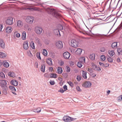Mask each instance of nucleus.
Instances as JSON below:
<instances>
[{
    "instance_id": "f8f14e48",
    "label": "nucleus",
    "mask_w": 122,
    "mask_h": 122,
    "mask_svg": "<svg viewBox=\"0 0 122 122\" xmlns=\"http://www.w3.org/2000/svg\"><path fill=\"white\" fill-rule=\"evenodd\" d=\"M23 48H24L27 50L28 48V44L27 41H24L23 43Z\"/></svg>"
},
{
    "instance_id": "ea45409f",
    "label": "nucleus",
    "mask_w": 122,
    "mask_h": 122,
    "mask_svg": "<svg viewBox=\"0 0 122 122\" xmlns=\"http://www.w3.org/2000/svg\"><path fill=\"white\" fill-rule=\"evenodd\" d=\"M100 58L102 61H104L106 59V57L104 55H102L100 56Z\"/></svg>"
},
{
    "instance_id": "4468645a",
    "label": "nucleus",
    "mask_w": 122,
    "mask_h": 122,
    "mask_svg": "<svg viewBox=\"0 0 122 122\" xmlns=\"http://www.w3.org/2000/svg\"><path fill=\"white\" fill-rule=\"evenodd\" d=\"M21 38L22 40H25L26 39V32L25 31H23L22 33Z\"/></svg>"
},
{
    "instance_id": "393cba45",
    "label": "nucleus",
    "mask_w": 122,
    "mask_h": 122,
    "mask_svg": "<svg viewBox=\"0 0 122 122\" xmlns=\"http://www.w3.org/2000/svg\"><path fill=\"white\" fill-rule=\"evenodd\" d=\"M57 73L59 74H61L62 72V69L61 67H58L57 69Z\"/></svg>"
},
{
    "instance_id": "a18cd8bd",
    "label": "nucleus",
    "mask_w": 122,
    "mask_h": 122,
    "mask_svg": "<svg viewBox=\"0 0 122 122\" xmlns=\"http://www.w3.org/2000/svg\"><path fill=\"white\" fill-rule=\"evenodd\" d=\"M106 51V49L105 48L101 47L100 50V51L101 52H104Z\"/></svg>"
},
{
    "instance_id": "ddd939ff",
    "label": "nucleus",
    "mask_w": 122,
    "mask_h": 122,
    "mask_svg": "<svg viewBox=\"0 0 122 122\" xmlns=\"http://www.w3.org/2000/svg\"><path fill=\"white\" fill-rule=\"evenodd\" d=\"M23 22L21 20H18L17 22V26L18 27H21L23 26Z\"/></svg>"
},
{
    "instance_id": "f3484780",
    "label": "nucleus",
    "mask_w": 122,
    "mask_h": 122,
    "mask_svg": "<svg viewBox=\"0 0 122 122\" xmlns=\"http://www.w3.org/2000/svg\"><path fill=\"white\" fill-rule=\"evenodd\" d=\"M12 28L10 26H8L6 27V32L9 33H10L12 31Z\"/></svg>"
},
{
    "instance_id": "412c9836",
    "label": "nucleus",
    "mask_w": 122,
    "mask_h": 122,
    "mask_svg": "<svg viewBox=\"0 0 122 122\" xmlns=\"http://www.w3.org/2000/svg\"><path fill=\"white\" fill-rule=\"evenodd\" d=\"M10 89L12 91V93L15 94L16 95V93L15 92L16 91V89H15V87L12 86H10L9 87Z\"/></svg>"
},
{
    "instance_id": "9d476101",
    "label": "nucleus",
    "mask_w": 122,
    "mask_h": 122,
    "mask_svg": "<svg viewBox=\"0 0 122 122\" xmlns=\"http://www.w3.org/2000/svg\"><path fill=\"white\" fill-rule=\"evenodd\" d=\"M63 55L64 58L65 59H67L69 58L70 56V54L68 52H66L63 53Z\"/></svg>"
},
{
    "instance_id": "3c124183",
    "label": "nucleus",
    "mask_w": 122,
    "mask_h": 122,
    "mask_svg": "<svg viewBox=\"0 0 122 122\" xmlns=\"http://www.w3.org/2000/svg\"><path fill=\"white\" fill-rule=\"evenodd\" d=\"M63 89H64V91H66L67 89V86L66 85H65L63 86Z\"/></svg>"
},
{
    "instance_id": "0eeeda50",
    "label": "nucleus",
    "mask_w": 122,
    "mask_h": 122,
    "mask_svg": "<svg viewBox=\"0 0 122 122\" xmlns=\"http://www.w3.org/2000/svg\"><path fill=\"white\" fill-rule=\"evenodd\" d=\"M7 81L6 80H0V85L2 87H5L6 86Z\"/></svg>"
},
{
    "instance_id": "0e129e2a",
    "label": "nucleus",
    "mask_w": 122,
    "mask_h": 122,
    "mask_svg": "<svg viewBox=\"0 0 122 122\" xmlns=\"http://www.w3.org/2000/svg\"><path fill=\"white\" fill-rule=\"evenodd\" d=\"M49 70L50 71H52L53 70V68L52 67H50L49 68Z\"/></svg>"
},
{
    "instance_id": "13d9d810",
    "label": "nucleus",
    "mask_w": 122,
    "mask_h": 122,
    "mask_svg": "<svg viewBox=\"0 0 122 122\" xmlns=\"http://www.w3.org/2000/svg\"><path fill=\"white\" fill-rule=\"evenodd\" d=\"M76 89L77 90L79 91L80 92L81 91V90L80 89V87L78 86H77L76 87Z\"/></svg>"
},
{
    "instance_id": "c03bdc74",
    "label": "nucleus",
    "mask_w": 122,
    "mask_h": 122,
    "mask_svg": "<svg viewBox=\"0 0 122 122\" xmlns=\"http://www.w3.org/2000/svg\"><path fill=\"white\" fill-rule=\"evenodd\" d=\"M76 79L78 81H80L81 79V77L80 76H77Z\"/></svg>"
},
{
    "instance_id": "20e7f679",
    "label": "nucleus",
    "mask_w": 122,
    "mask_h": 122,
    "mask_svg": "<svg viewBox=\"0 0 122 122\" xmlns=\"http://www.w3.org/2000/svg\"><path fill=\"white\" fill-rule=\"evenodd\" d=\"M63 120L66 122H71L74 120V119L69 116H64L63 118Z\"/></svg>"
},
{
    "instance_id": "c756f323",
    "label": "nucleus",
    "mask_w": 122,
    "mask_h": 122,
    "mask_svg": "<svg viewBox=\"0 0 122 122\" xmlns=\"http://www.w3.org/2000/svg\"><path fill=\"white\" fill-rule=\"evenodd\" d=\"M45 65L42 64L41 65V71L43 72H44L45 71Z\"/></svg>"
},
{
    "instance_id": "4d7b16f0",
    "label": "nucleus",
    "mask_w": 122,
    "mask_h": 122,
    "mask_svg": "<svg viewBox=\"0 0 122 122\" xmlns=\"http://www.w3.org/2000/svg\"><path fill=\"white\" fill-rule=\"evenodd\" d=\"M109 64L108 63H106L104 65V66L105 67H108L109 66Z\"/></svg>"
},
{
    "instance_id": "a878e982",
    "label": "nucleus",
    "mask_w": 122,
    "mask_h": 122,
    "mask_svg": "<svg viewBox=\"0 0 122 122\" xmlns=\"http://www.w3.org/2000/svg\"><path fill=\"white\" fill-rule=\"evenodd\" d=\"M95 55L94 54H91L89 56V58L91 60H93L95 59Z\"/></svg>"
},
{
    "instance_id": "c9c22d12",
    "label": "nucleus",
    "mask_w": 122,
    "mask_h": 122,
    "mask_svg": "<svg viewBox=\"0 0 122 122\" xmlns=\"http://www.w3.org/2000/svg\"><path fill=\"white\" fill-rule=\"evenodd\" d=\"M107 59L108 61L110 63H112L113 61V59L109 56L107 58Z\"/></svg>"
},
{
    "instance_id": "bf43d9fd",
    "label": "nucleus",
    "mask_w": 122,
    "mask_h": 122,
    "mask_svg": "<svg viewBox=\"0 0 122 122\" xmlns=\"http://www.w3.org/2000/svg\"><path fill=\"white\" fill-rule=\"evenodd\" d=\"M3 27V26L2 24L0 25V32L2 31V30Z\"/></svg>"
},
{
    "instance_id": "f704fd0d",
    "label": "nucleus",
    "mask_w": 122,
    "mask_h": 122,
    "mask_svg": "<svg viewBox=\"0 0 122 122\" xmlns=\"http://www.w3.org/2000/svg\"><path fill=\"white\" fill-rule=\"evenodd\" d=\"M83 63L81 61L78 62L77 63V66L79 68H81L83 65Z\"/></svg>"
},
{
    "instance_id": "6e6d98bb",
    "label": "nucleus",
    "mask_w": 122,
    "mask_h": 122,
    "mask_svg": "<svg viewBox=\"0 0 122 122\" xmlns=\"http://www.w3.org/2000/svg\"><path fill=\"white\" fill-rule=\"evenodd\" d=\"M95 67L96 68V70L97 71H100L101 70V68L100 67H97L96 66H95Z\"/></svg>"
},
{
    "instance_id": "052dcab7",
    "label": "nucleus",
    "mask_w": 122,
    "mask_h": 122,
    "mask_svg": "<svg viewBox=\"0 0 122 122\" xmlns=\"http://www.w3.org/2000/svg\"><path fill=\"white\" fill-rule=\"evenodd\" d=\"M59 27H60V28H59V29L60 30H62L63 29V27L61 25H59Z\"/></svg>"
},
{
    "instance_id": "6e6552de",
    "label": "nucleus",
    "mask_w": 122,
    "mask_h": 122,
    "mask_svg": "<svg viewBox=\"0 0 122 122\" xmlns=\"http://www.w3.org/2000/svg\"><path fill=\"white\" fill-rule=\"evenodd\" d=\"M56 47L58 49H61L63 47V45L62 42L59 41L57 42L56 43Z\"/></svg>"
},
{
    "instance_id": "bb28decb",
    "label": "nucleus",
    "mask_w": 122,
    "mask_h": 122,
    "mask_svg": "<svg viewBox=\"0 0 122 122\" xmlns=\"http://www.w3.org/2000/svg\"><path fill=\"white\" fill-rule=\"evenodd\" d=\"M112 47L113 48H116L117 47V42H115L113 43L112 45Z\"/></svg>"
},
{
    "instance_id": "7c9ffc66",
    "label": "nucleus",
    "mask_w": 122,
    "mask_h": 122,
    "mask_svg": "<svg viewBox=\"0 0 122 122\" xmlns=\"http://www.w3.org/2000/svg\"><path fill=\"white\" fill-rule=\"evenodd\" d=\"M30 46L33 49H35L34 44L33 41H31L30 43Z\"/></svg>"
},
{
    "instance_id": "39448f33",
    "label": "nucleus",
    "mask_w": 122,
    "mask_h": 122,
    "mask_svg": "<svg viewBox=\"0 0 122 122\" xmlns=\"http://www.w3.org/2000/svg\"><path fill=\"white\" fill-rule=\"evenodd\" d=\"M71 45L73 47H76L78 46V42L76 40L73 39L71 41Z\"/></svg>"
},
{
    "instance_id": "a211bd4d",
    "label": "nucleus",
    "mask_w": 122,
    "mask_h": 122,
    "mask_svg": "<svg viewBox=\"0 0 122 122\" xmlns=\"http://www.w3.org/2000/svg\"><path fill=\"white\" fill-rule=\"evenodd\" d=\"M0 46L3 48L5 47V43L3 40L1 39H0Z\"/></svg>"
},
{
    "instance_id": "58836bf2",
    "label": "nucleus",
    "mask_w": 122,
    "mask_h": 122,
    "mask_svg": "<svg viewBox=\"0 0 122 122\" xmlns=\"http://www.w3.org/2000/svg\"><path fill=\"white\" fill-rule=\"evenodd\" d=\"M42 54L44 56H46L47 55V52L45 49H43L42 51Z\"/></svg>"
},
{
    "instance_id": "e2e57ef3",
    "label": "nucleus",
    "mask_w": 122,
    "mask_h": 122,
    "mask_svg": "<svg viewBox=\"0 0 122 122\" xmlns=\"http://www.w3.org/2000/svg\"><path fill=\"white\" fill-rule=\"evenodd\" d=\"M35 5L31 4H30L28 5V6L29 7H32L34 5Z\"/></svg>"
},
{
    "instance_id": "864d4df0",
    "label": "nucleus",
    "mask_w": 122,
    "mask_h": 122,
    "mask_svg": "<svg viewBox=\"0 0 122 122\" xmlns=\"http://www.w3.org/2000/svg\"><path fill=\"white\" fill-rule=\"evenodd\" d=\"M64 91H65L62 88H60V89L58 91V92L62 93H63Z\"/></svg>"
},
{
    "instance_id": "7ed1b4c3",
    "label": "nucleus",
    "mask_w": 122,
    "mask_h": 122,
    "mask_svg": "<svg viewBox=\"0 0 122 122\" xmlns=\"http://www.w3.org/2000/svg\"><path fill=\"white\" fill-rule=\"evenodd\" d=\"M42 29L41 27L37 26L35 27L34 31L37 34L39 35L42 33Z\"/></svg>"
},
{
    "instance_id": "774afa93",
    "label": "nucleus",
    "mask_w": 122,
    "mask_h": 122,
    "mask_svg": "<svg viewBox=\"0 0 122 122\" xmlns=\"http://www.w3.org/2000/svg\"><path fill=\"white\" fill-rule=\"evenodd\" d=\"M118 99H122V95L118 97Z\"/></svg>"
},
{
    "instance_id": "1a4fd4ad",
    "label": "nucleus",
    "mask_w": 122,
    "mask_h": 122,
    "mask_svg": "<svg viewBox=\"0 0 122 122\" xmlns=\"http://www.w3.org/2000/svg\"><path fill=\"white\" fill-rule=\"evenodd\" d=\"M13 18L11 17L8 18L6 21V23L8 25H11L13 24Z\"/></svg>"
},
{
    "instance_id": "338daca9",
    "label": "nucleus",
    "mask_w": 122,
    "mask_h": 122,
    "mask_svg": "<svg viewBox=\"0 0 122 122\" xmlns=\"http://www.w3.org/2000/svg\"><path fill=\"white\" fill-rule=\"evenodd\" d=\"M58 80L60 81H62V78H61V77H58Z\"/></svg>"
},
{
    "instance_id": "473e14b6",
    "label": "nucleus",
    "mask_w": 122,
    "mask_h": 122,
    "mask_svg": "<svg viewBox=\"0 0 122 122\" xmlns=\"http://www.w3.org/2000/svg\"><path fill=\"white\" fill-rule=\"evenodd\" d=\"M85 58L84 57H81L80 58V61L83 63L85 62Z\"/></svg>"
},
{
    "instance_id": "aec40b11",
    "label": "nucleus",
    "mask_w": 122,
    "mask_h": 122,
    "mask_svg": "<svg viewBox=\"0 0 122 122\" xmlns=\"http://www.w3.org/2000/svg\"><path fill=\"white\" fill-rule=\"evenodd\" d=\"M3 65L6 68L8 67L9 66L8 63L5 60L3 61Z\"/></svg>"
},
{
    "instance_id": "b1692460",
    "label": "nucleus",
    "mask_w": 122,
    "mask_h": 122,
    "mask_svg": "<svg viewBox=\"0 0 122 122\" xmlns=\"http://www.w3.org/2000/svg\"><path fill=\"white\" fill-rule=\"evenodd\" d=\"M49 76L50 78H56L57 77L58 75L55 73H51L49 74Z\"/></svg>"
},
{
    "instance_id": "8fccbe9b",
    "label": "nucleus",
    "mask_w": 122,
    "mask_h": 122,
    "mask_svg": "<svg viewBox=\"0 0 122 122\" xmlns=\"http://www.w3.org/2000/svg\"><path fill=\"white\" fill-rule=\"evenodd\" d=\"M59 64L60 66H62L64 64V62L63 61H60Z\"/></svg>"
},
{
    "instance_id": "49530a36",
    "label": "nucleus",
    "mask_w": 122,
    "mask_h": 122,
    "mask_svg": "<svg viewBox=\"0 0 122 122\" xmlns=\"http://www.w3.org/2000/svg\"><path fill=\"white\" fill-rule=\"evenodd\" d=\"M50 83L51 85H53L55 84V82L54 81L51 80L50 81Z\"/></svg>"
},
{
    "instance_id": "e433bc0d",
    "label": "nucleus",
    "mask_w": 122,
    "mask_h": 122,
    "mask_svg": "<svg viewBox=\"0 0 122 122\" xmlns=\"http://www.w3.org/2000/svg\"><path fill=\"white\" fill-rule=\"evenodd\" d=\"M35 42L37 44H39L40 43V39L39 38L37 37L35 39Z\"/></svg>"
},
{
    "instance_id": "f03ea898",
    "label": "nucleus",
    "mask_w": 122,
    "mask_h": 122,
    "mask_svg": "<svg viewBox=\"0 0 122 122\" xmlns=\"http://www.w3.org/2000/svg\"><path fill=\"white\" fill-rule=\"evenodd\" d=\"M34 20V17L31 16H27L25 19V21L27 23L30 24H32Z\"/></svg>"
},
{
    "instance_id": "4be33fe9",
    "label": "nucleus",
    "mask_w": 122,
    "mask_h": 122,
    "mask_svg": "<svg viewBox=\"0 0 122 122\" xmlns=\"http://www.w3.org/2000/svg\"><path fill=\"white\" fill-rule=\"evenodd\" d=\"M11 83L15 86H17L18 84V82L16 80H13L10 81Z\"/></svg>"
},
{
    "instance_id": "2f4dec72",
    "label": "nucleus",
    "mask_w": 122,
    "mask_h": 122,
    "mask_svg": "<svg viewBox=\"0 0 122 122\" xmlns=\"http://www.w3.org/2000/svg\"><path fill=\"white\" fill-rule=\"evenodd\" d=\"M54 32L56 33V34L58 36H61L60 31L59 30L56 29L54 30Z\"/></svg>"
},
{
    "instance_id": "37998d69",
    "label": "nucleus",
    "mask_w": 122,
    "mask_h": 122,
    "mask_svg": "<svg viewBox=\"0 0 122 122\" xmlns=\"http://www.w3.org/2000/svg\"><path fill=\"white\" fill-rule=\"evenodd\" d=\"M66 71L67 72H69L70 71V69L69 66H66Z\"/></svg>"
},
{
    "instance_id": "6ab92c4d",
    "label": "nucleus",
    "mask_w": 122,
    "mask_h": 122,
    "mask_svg": "<svg viewBox=\"0 0 122 122\" xmlns=\"http://www.w3.org/2000/svg\"><path fill=\"white\" fill-rule=\"evenodd\" d=\"M6 53H4L1 51H0V57L1 58H4L6 56Z\"/></svg>"
},
{
    "instance_id": "cd10ccee",
    "label": "nucleus",
    "mask_w": 122,
    "mask_h": 122,
    "mask_svg": "<svg viewBox=\"0 0 122 122\" xmlns=\"http://www.w3.org/2000/svg\"><path fill=\"white\" fill-rule=\"evenodd\" d=\"M82 76L83 78L85 79L87 78L86 76V72L84 71H82Z\"/></svg>"
},
{
    "instance_id": "c85d7f7f",
    "label": "nucleus",
    "mask_w": 122,
    "mask_h": 122,
    "mask_svg": "<svg viewBox=\"0 0 122 122\" xmlns=\"http://www.w3.org/2000/svg\"><path fill=\"white\" fill-rule=\"evenodd\" d=\"M8 75L10 76L14 77L15 76V74L13 72L10 71L8 73Z\"/></svg>"
},
{
    "instance_id": "423d86ee",
    "label": "nucleus",
    "mask_w": 122,
    "mask_h": 122,
    "mask_svg": "<svg viewBox=\"0 0 122 122\" xmlns=\"http://www.w3.org/2000/svg\"><path fill=\"white\" fill-rule=\"evenodd\" d=\"M92 83L89 81H85L84 82L82 86L85 87H90L92 85Z\"/></svg>"
},
{
    "instance_id": "9b49d317",
    "label": "nucleus",
    "mask_w": 122,
    "mask_h": 122,
    "mask_svg": "<svg viewBox=\"0 0 122 122\" xmlns=\"http://www.w3.org/2000/svg\"><path fill=\"white\" fill-rule=\"evenodd\" d=\"M46 61L47 63L49 65L52 66L53 65L52 60L51 58H49L46 59Z\"/></svg>"
},
{
    "instance_id": "2eb2a0df",
    "label": "nucleus",
    "mask_w": 122,
    "mask_h": 122,
    "mask_svg": "<svg viewBox=\"0 0 122 122\" xmlns=\"http://www.w3.org/2000/svg\"><path fill=\"white\" fill-rule=\"evenodd\" d=\"M108 54L110 56L112 57L115 55V53L114 50H110L108 51Z\"/></svg>"
},
{
    "instance_id": "5fc2aeb1",
    "label": "nucleus",
    "mask_w": 122,
    "mask_h": 122,
    "mask_svg": "<svg viewBox=\"0 0 122 122\" xmlns=\"http://www.w3.org/2000/svg\"><path fill=\"white\" fill-rule=\"evenodd\" d=\"M122 49L119 48L117 49V51L119 54H120V53L122 52Z\"/></svg>"
},
{
    "instance_id": "5701e85b",
    "label": "nucleus",
    "mask_w": 122,
    "mask_h": 122,
    "mask_svg": "<svg viewBox=\"0 0 122 122\" xmlns=\"http://www.w3.org/2000/svg\"><path fill=\"white\" fill-rule=\"evenodd\" d=\"M82 50L80 48H78L76 51V53L78 55H80L81 53Z\"/></svg>"
},
{
    "instance_id": "79ce46f5",
    "label": "nucleus",
    "mask_w": 122,
    "mask_h": 122,
    "mask_svg": "<svg viewBox=\"0 0 122 122\" xmlns=\"http://www.w3.org/2000/svg\"><path fill=\"white\" fill-rule=\"evenodd\" d=\"M0 76L3 78H4L5 77V74L2 72L0 73Z\"/></svg>"
},
{
    "instance_id": "de8ad7c7",
    "label": "nucleus",
    "mask_w": 122,
    "mask_h": 122,
    "mask_svg": "<svg viewBox=\"0 0 122 122\" xmlns=\"http://www.w3.org/2000/svg\"><path fill=\"white\" fill-rule=\"evenodd\" d=\"M68 84L71 87H73V84L71 81H68L67 82Z\"/></svg>"
},
{
    "instance_id": "680f3d73",
    "label": "nucleus",
    "mask_w": 122,
    "mask_h": 122,
    "mask_svg": "<svg viewBox=\"0 0 122 122\" xmlns=\"http://www.w3.org/2000/svg\"><path fill=\"white\" fill-rule=\"evenodd\" d=\"M118 28H119V29L122 28V22L121 24L118 26Z\"/></svg>"
},
{
    "instance_id": "dca6fc26",
    "label": "nucleus",
    "mask_w": 122,
    "mask_h": 122,
    "mask_svg": "<svg viewBox=\"0 0 122 122\" xmlns=\"http://www.w3.org/2000/svg\"><path fill=\"white\" fill-rule=\"evenodd\" d=\"M24 28L25 30H27L28 31H30L31 30V28L29 26V25L27 24H25L24 26Z\"/></svg>"
},
{
    "instance_id": "69168bd1",
    "label": "nucleus",
    "mask_w": 122,
    "mask_h": 122,
    "mask_svg": "<svg viewBox=\"0 0 122 122\" xmlns=\"http://www.w3.org/2000/svg\"><path fill=\"white\" fill-rule=\"evenodd\" d=\"M91 76L92 77H95L96 76V75L94 73H93L91 75Z\"/></svg>"
},
{
    "instance_id": "72a5a7b5",
    "label": "nucleus",
    "mask_w": 122,
    "mask_h": 122,
    "mask_svg": "<svg viewBox=\"0 0 122 122\" xmlns=\"http://www.w3.org/2000/svg\"><path fill=\"white\" fill-rule=\"evenodd\" d=\"M34 111L36 112H40L41 110V108L40 107L37 108L34 110Z\"/></svg>"
},
{
    "instance_id": "4c0bfd02",
    "label": "nucleus",
    "mask_w": 122,
    "mask_h": 122,
    "mask_svg": "<svg viewBox=\"0 0 122 122\" xmlns=\"http://www.w3.org/2000/svg\"><path fill=\"white\" fill-rule=\"evenodd\" d=\"M15 35L17 38H19L20 36V34L16 31L14 33Z\"/></svg>"
},
{
    "instance_id": "f257e3e1",
    "label": "nucleus",
    "mask_w": 122,
    "mask_h": 122,
    "mask_svg": "<svg viewBox=\"0 0 122 122\" xmlns=\"http://www.w3.org/2000/svg\"><path fill=\"white\" fill-rule=\"evenodd\" d=\"M47 11L49 13L53 14L56 17H59L61 16L60 14L56 10L54 9H48Z\"/></svg>"
},
{
    "instance_id": "09e8293b",
    "label": "nucleus",
    "mask_w": 122,
    "mask_h": 122,
    "mask_svg": "<svg viewBox=\"0 0 122 122\" xmlns=\"http://www.w3.org/2000/svg\"><path fill=\"white\" fill-rule=\"evenodd\" d=\"M87 71L90 73L92 72V69L88 68Z\"/></svg>"
},
{
    "instance_id": "603ef678",
    "label": "nucleus",
    "mask_w": 122,
    "mask_h": 122,
    "mask_svg": "<svg viewBox=\"0 0 122 122\" xmlns=\"http://www.w3.org/2000/svg\"><path fill=\"white\" fill-rule=\"evenodd\" d=\"M27 9H29V10H30L31 11H32L34 10H36L35 8H31V7L28 8H27Z\"/></svg>"
},
{
    "instance_id": "a19ab883",
    "label": "nucleus",
    "mask_w": 122,
    "mask_h": 122,
    "mask_svg": "<svg viewBox=\"0 0 122 122\" xmlns=\"http://www.w3.org/2000/svg\"><path fill=\"white\" fill-rule=\"evenodd\" d=\"M36 56L37 58L39 59H40V60H41V57L40 56V53L39 52H37L36 53Z\"/></svg>"
}]
</instances>
